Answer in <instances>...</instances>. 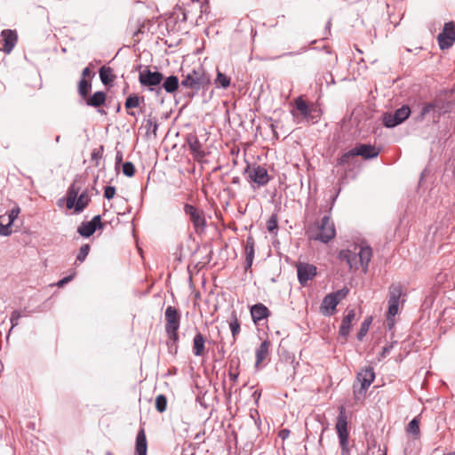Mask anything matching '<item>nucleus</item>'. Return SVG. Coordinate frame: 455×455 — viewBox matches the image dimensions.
Listing matches in <instances>:
<instances>
[{"instance_id":"nucleus-58","label":"nucleus","mask_w":455,"mask_h":455,"mask_svg":"<svg viewBox=\"0 0 455 455\" xmlns=\"http://www.w3.org/2000/svg\"><path fill=\"white\" fill-rule=\"evenodd\" d=\"M392 348V346L391 347H385L383 348V352H382V355H385L387 354H388L390 352V349Z\"/></svg>"},{"instance_id":"nucleus-9","label":"nucleus","mask_w":455,"mask_h":455,"mask_svg":"<svg viewBox=\"0 0 455 455\" xmlns=\"http://www.w3.org/2000/svg\"><path fill=\"white\" fill-rule=\"evenodd\" d=\"M335 236L334 224L331 221L328 216H323L321 220L320 226L318 228V233L315 235V240H319L324 243H327Z\"/></svg>"},{"instance_id":"nucleus-2","label":"nucleus","mask_w":455,"mask_h":455,"mask_svg":"<svg viewBox=\"0 0 455 455\" xmlns=\"http://www.w3.org/2000/svg\"><path fill=\"white\" fill-rule=\"evenodd\" d=\"M163 80L164 75L158 70L153 71L148 67L140 70L139 82L140 85L156 95H160L162 92L161 84Z\"/></svg>"},{"instance_id":"nucleus-5","label":"nucleus","mask_w":455,"mask_h":455,"mask_svg":"<svg viewBox=\"0 0 455 455\" xmlns=\"http://www.w3.org/2000/svg\"><path fill=\"white\" fill-rule=\"evenodd\" d=\"M244 174L247 175V178L251 182H253L258 187H264L270 180V176L268 175L267 169L259 164H248L244 170Z\"/></svg>"},{"instance_id":"nucleus-12","label":"nucleus","mask_w":455,"mask_h":455,"mask_svg":"<svg viewBox=\"0 0 455 455\" xmlns=\"http://www.w3.org/2000/svg\"><path fill=\"white\" fill-rule=\"evenodd\" d=\"M294 105L296 109L291 111L294 117L297 116V112H299V114L307 121H310L315 118L313 112H315V109L309 107V105L301 97L295 99Z\"/></svg>"},{"instance_id":"nucleus-41","label":"nucleus","mask_w":455,"mask_h":455,"mask_svg":"<svg viewBox=\"0 0 455 455\" xmlns=\"http://www.w3.org/2000/svg\"><path fill=\"white\" fill-rule=\"evenodd\" d=\"M90 251V245L89 244H84L80 247L78 254L76 256V261L82 263L85 260L86 257L88 256Z\"/></svg>"},{"instance_id":"nucleus-25","label":"nucleus","mask_w":455,"mask_h":455,"mask_svg":"<svg viewBox=\"0 0 455 455\" xmlns=\"http://www.w3.org/2000/svg\"><path fill=\"white\" fill-rule=\"evenodd\" d=\"M340 301V298H336L332 293L327 294L322 303V310L324 315H331V311L336 309L337 305Z\"/></svg>"},{"instance_id":"nucleus-16","label":"nucleus","mask_w":455,"mask_h":455,"mask_svg":"<svg viewBox=\"0 0 455 455\" xmlns=\"http://www.w3.org/2000/svg\"><path fill=\"white\" fill-rule=\"evenodd\" d=\"M353 153L355 156H362L363 159H372L379 156V150L371 144H359L352 148Z\"/></svg>"},{"instance_id":"nucleus-27","label":"nucleus","mask_w":455,"mask_h":455,"mask_svg":"<svg viewBox=\"0 0 455 455\" xmlns=\"http://www.w3.org/2000/svg\"><path fill=\"white\" fill-rule=\"evenodd\" d=\"M205 338L200 332H196L193 339V353L196 356H202L205 352Z\"/></svg>"},{"instance_id":"nucleus-35","label":"nucleus","mask_w":455,"mask_h":455,"mask_svg":"<svg viewBox=\"0 0 455 455\" xmlns=\"http://www.w3.org/2000/svg\"><path fill=\"white\" fill-rule=\"evenodd\" d=\"M6 220L4 215L0 216V235L8 236L12 234V224L7 221L6 224L4 222Z\"/></svg>"},{"instance_id":"nucleus-24","label":"nucleus","mask_w":455,"mask_h":455,"mask_svg":"<svg viewBox=\"0 0 455 455\" xmlns=\"http://www.w3.org/2000/svg\"><path fill=\"white\" fill-rule=\"evenodd\" d=\"M355 313L354 309H351L347 312V314L343 317L340 328H339V336L343 337L346 340L351 328V323L355 319Z\"/></svg>"},{"instance_id":"nucleus-3","label":"nucleus","mask_w":455,"mask_h":455,"mask_svg":"<svg viewBox=\"0 0 455 455\" xmlns=\"http://www.w3.org/2000/svg\"><path fill=\"white\" fill-rule=\"evenodd\" d=\"M403 296L404 295L400 284L393 283L390 285L388 291V309L387 312V322L389 328L394 325V317L398 313L399 303Z\"/></svg>"},{"instance_id":"nucleus-42","label":"nucleus","mask_w":455,"mask_h":455,"mask_svg":"<svg viewBox=\"0 0 455 455\" xmlns=\"http://www.w3.org/2000/svg\"><path fill=\"white\" fill-rule=\"evenodd\" d=\"M122 172L127 177H132L135 173V167L132 162H125L122 164Z\"/></svg>"},{"instance_id":"nucleus-21","label":"nucleus","mask_w":455,"mask_h":455,"mask_svg":"<svg viewBox=\"0 0 455 455\" xmlns=\"http://www.w3.org/2000/svg\"><path fill=\"white\" fill-rule=\"evenodd\" d=\"M148 443L144 428H140L136 435L135 440V455H147Z\"/></svg>"},{"instance_id":"nucleus-39","label":"nucleus","mask_w":455,"mask_h":455,"mask_svg":"<svg viewBox=\"0 0 455 455\" xmlns=\"http://www.w3.org/2000/svg\"><path fill=\"white\" fill-rule=\"evenodd\" d=\"M166 407H167V399H166L165 395H157L156 398V409L159 412H164V411H165Z\"/></svg>"},{"instance_id":"nucleus-55","label":"nucleus","mask_w":455,"mask_h":455,"mask_svg":"<svg viewBox=\"0 0 455 455\" xmlns=\"http://www.w3.org/2000/svg\"><path fill=\"white\" fill-rule=\"evenodd\" d=\"M123 161V154L122 152L118 151L116 156V167L119 166L122 164Z\"/></svg>"},{"instance_id":"nucleus-28","label":"nucleus","mask_w":455,"mask_h":455,"mask_svg":"<svg viewBox=\"0 0 455 455\" xmlns=\"http://www.w3.org/2000/svg\"><path fill=\"white\" fill-rule=\"evenodd\" d=\"M270 341L268 339H265L259 347L256 349V363L255 366L258 367L260 363H262L268 355Z\"/></svg>"},{"instance_id":"nucleus-47","label":"nucleus","mask_w":455,"mask_h":455,"mask_svg":"<svg viewBox=\"0 0 455 455\" xmlns=\"http://www.w3.org/2000/svg\"><path fill=\"white\" fill-rule=\"evenodd\" d=\"M246 251V259H245V270H248L249 268H251V265H252V262H253V259H254V249H249V250H245Z\"/></svg>"},{"instance_id":"nucleus-33","label":"nucleus","mask_w":455,"mask_h":455,"mask_svg":"<svg viewBox=\"0 0 455 455\" xmlns=\"http://www.w3.org/2000/svg\"><path fill=\"white\" fill-rule=\"evenodd\" d=\"M371 321H372V318L368 317V318L364 319V321L362 323L360 330L356 335L358 340H363V338L366 336V334L369 331L370 325L371 323Z\"/></svg>"},{"instance_id":"nucleus-51","label":"nucleus","mask_w":455,"mask_h":455,"mask_svg":"<svg viewBox=\"0 0 455 455\" xmlns=\"http://www.w3.org/2000/svg\"><path fill=\"white\" fill-rule=\"evenodd\" d=\"M91 224L95 227V228H102V223H101V217L100 215H96L94 216L92 220L90 221Z\"/></svg>"},{"instance_id":"nucleus-14","label":"nucleus","mask_w":455,"mask_h":455,"mask_svg":"<svg viewBox=\"0 0 455 455\" xmlns=\"http://www.w3.org/2000/svg\"><path fill=\"white\" fill-rule=\"evenodd\" d=\"M357 380L361 383L359 393H365L375 379V372L372 367H366L357 373Z\"/></svg>"},{"instance_id":"nucleus-38","label":"nucleus","mask_w":455,"mask_h":455,"mask_svg":"<svg viewBox=\"0 0 455 455\" xmlns=\"http://www.w3.org/2000/svg\"><path fill=\"white\" fill-rule=\"evenodd\" d=\"M140 105V97L137 94H131L126 98L124 106L127 109L137 108Z\"/></svg>"},{"instance_id":"nucleus-6","label":"nucleus","mask_w":455,"mask_h":455,"mask_svg":"<svg viewBox=\"0 0 455 455\" xmlns=\"http://www.w3.org/2000/svg\"><path fill=\"white\" fill-rule=\"evenodd\" d=\"M445 111L446 110L442 106L441 101L435 100L434 102L425 104L422 107L420 113L415 119L416 121H422L429 117L434 123H437L441 114L444 113Z\"/></svg>"},{"instance_id":"nucleus-37","label":"nucleus","mask_w":455,"mask_h":455,"mask_svg":"<svg viewBox=\"0 0 455 455\" xmlns=\"http://www.w3.org/2000/svg\"><path fill=\"white\" fill-rule=\"evenodd\" d=\"M91 90V83L87 81L85 78H82L78 84V92L83 97L85 98Z\"/></svg>"},{"instance_id":"nucleus-63","label":"nucleus","mask_w":455,"mask_h":455,"mask_svg":"<svg viewBox=\"0 0 455 455\" xmlns=\"http://www.w3.org/2000/svg\"><path fill=\"white\" fill-rule=\"evenodd\" d=\"M357 52H358V53H360V54H362V53H363V52H362V51H360V50H357Z\"/></svg>"},{"instance_id":"nucleus-54","label":"nucleus","mask_w":455,"mask_h":455,"mask_svg":"<svg viewBox=\"0 0 455 455\" xmlns=\"http://www.w3.org/2000/svg\"><path fill=\"white\" fill-rule=\"evenodd\" d=\"M254 249V241L251 237H248L246 240L245 250Z\"/></svg>"},{"instance_id":"nucleus-22","label":"nucleus","mask_w":455,"mask_h":455,"mask_svg":"<svg viewBox=\"0 0 455 455\" xmlns=\"http://www.w3.org/2000/svg\"><path fill=\"white\" fill-rule=\"evenodd\" d=\"M180 80L177 76L171 75L167 77H164L161 84L162 91L164 90L167 93L174 94L180 87Z\"/></svg>"},{"instance_id":"nucleus-50","label":"nucleus","mask_w":455,"mask_h":455,"mask_svg":"<svg viewBox=\"0 0 455 455\" xmlns=\"http://www.w3.org/2000/svg\"><path fill=\"white\" fill-rule=\"evenodd\" d=\"M76 275V273L74 272L72 275H69L68 276L63 277L57 283L58 287H63L65 284L69 283Z\"/></svg>"},{"instance_id":"nucleus-23","label":"nucleus","mask_w":455,"mask_h":455,"mask_svg":"<svg viewBox=\"0 0 455 455\" xmlns=\"http://www.w3.org/2000/svg\"><path fill=\"white\" fill-rule=\"evenodd\" d=\"M339 259L341 261H345L351 269H358L356 252L351 251L350 250H341L339 252Z\"/></svg>"},{"instance_id":"nucleus-48","label":"nucleus","mask_w":455,"mask_h":455,"mask_svg":"<svg viewBox=\"0 0 455 455\" xmlns=\"http://www.w3.org/2000/svg\"><path fill=\"white\" fill-rule=\"evenodd\" d=\"M20 212V207L16 206L14 208H12L7 216L8 222L12 225L13 222L15 221V220L18 218Z\"/></svg>"},{"instance_id":"nucleus-11","label":"nucleus","mask_w":455,"mask_h":455,"mask_svg":"<svg viewBox=\"0 0 455 455\" xmlns=\"http://www.w3.org/2000/svg\"><path fill=\"white\" fill-rule=\"evenodd\" d=\"M297 275L299 283L305 286L316 275V267L308 263H299L297 266Z\"/></svg>"},{"instance_id":"nucleus-4","label":"nucleus","mask_w":455,"mask_h":455,"mask_svg":"<svg viewBox=\"0 0 455 455\" xmlns=\"http://www.w3.org/2000/svg\"><path fill=\"white\" fill-rule=\"evenodd\" d=\"M336 430L339 436L341 452L344 455L348 452L347 419L344 407H340L339 409V412L337 417Z\"/></svg>"},{"instance_id":"nucleus-49","label":"nucleus","mask_w":455,"mask_h":455,"mask_svg":"<svg viewBox=\"0 0 455 455\" xmlns=\"http://www.w3.org/2000/svg\"><path fill=\"white\" fill-rule=\"evenodd\" d=\"M116 195V188L113 186H108L105 188L104 197L108 200L112 199Z\"/></svg>"},{"instance_id":"nucleus-53","label":"nucleus","mask_w":455,"mask_h":455,"mask_svg":"<svg viewBox=\"0 0 455 455\" xmlns=\"http://www.w3.org/2000/svg\"><path fill=\"white\" fill-rule=\"evenodd\" d=\"M332 294H334L336 298H340V299H342L348 294V289L343 288L337 291L336 292H332Z\"/></svg>"},{"instance_id":"nucleus-13","label":"nucleus","mask_w":455,"mask_h":455,"mask_svg":"<svg viewBox=\"0 0 455 455\" xmlns=\"http://www.w3.org/2000/svg\"><path fill=\"white\" fill-rule=\"evenodd\" d=\"M82 182H83V178L76 177L75 179V180L73 181V183L68 188L66 205H67V208L69 210H71V209H73V207H75V201L76 200L77 196L81 193Z\"/></svg>"},{"instance_id":"nucleus-18","label":"nucleus","mask_w":455,"mask_h":455,"mask_svg":"<svg viewBox=\"0 0 455 455\" xmlns=\"http://www.w3.org/2000/svg\"><path fill=\"white\" fill-rule=\"evenodd\" d=\"M186 142L189 148V150L193 154L196 160H200L205 156L204 151L202 149L203 145L199 141L198 138L195 134H188L186 139Z\"/></svg>"},{"instance_id":"nucleus-8","label":"nucleus","mask_w":455,"mask_h":455,"mask_svg":"<svg viewBox=\"0 0 455 455\" xmlns=\"http://www.w3.org/2000/svg\"><path fill=\"white\" fill-rule=\"evenodd\" d=\"M437 41L442 50L452 46L455 42V23L452 21L444 24L443 31L438 35Z\"/></svg>"},{"instance_id":"nucleus-61","label":"nucleus","mask_w":455,"mask_h":455,"mask_svg":"<svg viewBox=\"0 0 455 455\" xmlns=\"http://www.w3.org/2000/svg\"><path fill=\"white\" fill-rule=\"evenodd\" d=\"M60 136H59V135H58V136H56V138H55V141H56V142H59V141H60Z\"/></svg>"},{"instance_id":"nucleus-40","label":"nucleus","mask_w":455,"mask_h":455,"mask_svg":"<svg viewBox=\"0 0 455 455\" xmlns=\"http://www.w3.org/2000/svg\"><path fill=\"white\" fill-rule=\"evenodd\" d=\"M145 128L147 130V133L152 132L155 136H156V131L158 128L157 121L153 118L147 119Z\"/></svg>"},{"instance_id":"nucleus-43","label":"nucleus","mask_w":455,"mask_h":455,"mask_svg":"<svg viewBox=\"0 0 455 455\" xmlns=\"http://www.w3.org/2000/svg\"><path fill=\"white\" fill-rule=\"evenodd\" d=\"M353 153L352 148L343 154L339 159H338V164L339 165H346L351 162L355 158L354 155H350Z\"/></svg>"},{"instance_id":"nucleus-45","label":"nucleus","mask_w":455,"mask_h":455,"mask_svg":"<svg viewBox=\"0 0 455 455\" xmlns=\"http://www.w3.org/2000/svg\"><path fill=\"white\" fill-rule=\"evenodd\" d=\"M22 316L20 311L19 310H14L12 312L11 314V316H10V322H11V328H10V331H12L13 330V328L15 326L18 325L19 323V319Z\"/></svg>"},{"instance_id":"nucleus-52","label":"nucleus","mask_w":455,"mask_h":455,"mask_svg":"<svg viewBox=\"0 0 455 455\" xmlns=\"http://www.w3.org/2000/svg\"><path fill=\"white\" fill-rule=\"evenodd\" d=\"M103 150V147L101 146L100 149H94L92 153V160L98 161L101 158Z\"/></svg>"},{"instance_id":"nucleus-30","label":"nucleus","mask_w":455,"mask_h":455,"mask_svg":"<svg viewBox=\"0 0 455 455\" xmlns=\"http://www.w3.org/2000/svg\"><path fill=\"white\" fill-rule=\"evenodd\" d=\"M96 231L95 227H93L91 222L84 221L77 228V233L83 237H90Z\"/></svg>"},{"instance_id":"nucleus-26","label":"nucleus","mask_w":455,"mask_h":455,"mask_svg":"<svg viewBox=\"0 0 455 455\" xmlns=\"http://www.w3.org/2000/svg\"><path fill=\"white\" fill-rule=\"evenodd\" d=\"M90 201L91 196H89L88 189L86 188L79 194L76 200L75 201V207H73L75 212H82L87 207Z\"/></svg>"},{"instance_id":"nucleus-46","label":"nucleus","mask_w":455,"mask_h":455,"mask_svg":"<svg viewBox=\"0 0 455 455\" xmlns=\"http://www.w3.org/2000/svg\"><path fill=\"white\" fill-rule=\"evenodd\" d=\"M267 228L270 233H274L278 228L277 219L275 215H272L267 222Z\"/></svg>"},{"instance_id":"nucleus-56","label":"nucleus","mask_w":455,"mask_h":455,"mask_svg":"<svg viewBox=\"0 0 455 455\" xmlns=\"http://www.w3.org/2000/svg\"><path fill=\"white\" fill-rule=\"evenodd\" d=\"M91 70L89 68H84L83 69V72H82V75H83V78H85L86 76H90L91 75Z\"/></svg>"},{"instance_id":"nucleus-15","label":"nucleus","mask_w":455,"mask_h":455,"mask_svg":"<svg viewBox=\"0 0 455 455\" xmlns=\"http://www.w3.org/2000/svg\"><path fill=\"white\" fill-rule=\"evenodd\" d=\"M0 50L9 54L17 42V34L13 30H4L1 34Z\"/></svg>"},{"instance_id":"nucleus-10","label":"nucleus","mask_w":455,"mask_h":455,"mask_svg":"<svg viewBox=\"0 0 455 455\" xmlns=\"http://www.w3.org/2000/svg\"><path fill=\"white\" fill-rule=\"evenodd\" d=\"M185 213L189 216L190 221L196 231L203 230L206 225L204 216L196 207L192 204H186L184 205Z\"/></svg>"},{"instance_id":"nucleus-20","label":"nucleus","mask_w":455,"mask_h":455,"mask_svg":"<svg viewBox=\"0 0 455 455\" xmlns=\"http://www.w3.org/2000/svg\"><path fill=\"white\" fill-rule=\"evenodd\" d=\"M270 315L268 308L262 303H257L251 307V315L254 323L267 318Z\"/></svg>"},{"instance_id":"nucleus-34","label":"nucleus","mask_w":455,"mask_h":455,"mask_svg":"<svg viewBox=\"0 0 455 455\" xmlns=\"http://www.w3.org/2000/svg\"><path fill=\"white\" fill-rule=\"evenodd\" d=\"M407 432L412 435H414L416 438L419 436L420 430H419V421L417 418L412 419L407 427Z\"/></svg>"},{"instance_id":"nucleus-57","label":"nucleus","mask_w":455,"mask_h":455,"mask_svg":"<svg viewBox=\"0 0 455 455\" xmlns=\"http://www.w3.org/2000/svg\"><path fill=\"white\" fill-rule=\"evenodd\" d=\"M290 431L287 429H284L281 432V436L283 439L286 438L289 435Z\"/></svg>"},{"instance_id":"nucleus-60","label":"nucleus","mask_w":455,"mask_h":455,"mask_svg":"<svg viewBox=\"0 0 455 455\" xmlns=\"http://www.w3.org/2000/svg\"><path fill=\"white\" fill-rule=\"evenodd\" d=\"M239 181H240L239 177H234V178L232 179V183H233V184H238V183H239Z\"/></svg>"},{"instance_id":"nucleus-17","label":"nucleus","mask_w":455,"mask_h":455,"mask_svg":"<svg viewBox=\"0 0 455 455\" xmlns=\"http://www.w3.org/2000/svg\"><path fill=\"white\" fill-rule=\"evenodd\" d=\"M164 317L166 321L165 330L180 328V314L176 307L168 306L164 312Z\"/></svg>"},{"instance_id":"nucleus-44","label":"nucleus","mask_w":455,"mask_h":455,"mask_svg":"<svg viewBox=\"0 0 455 455\" xmlns=\"http://www.w3.org/2000/svg\"><path fill=\"white\" fill-rule=\"evenodd\" d=\"M178 330L179 329H169V330H165L166 331V333L169 337V342H168V346H172V345H175L179 339V335H178Z\"/></svg>"},{"instance_id":"nucleus-31","label":"nucleus","mask_w":455,"mask_h":455,"mask_svg":"<svg viewBox=\"0 0 455 455\" xmlns=\"http://www.w3.org/2000/svg\"><path fill=\"white\" fill-rule=\"evenodd\" d=\"M229 328L233 336V344L235 342V338L240 332V323L235 311L232 312L230 321H229Z\"/></svg>"},{"instance_id":"nucleus-32","label":"nucleus","mask_w":455,"mask_h":455,"mask_svg":"<svg viewBox=\"0 0 455 455\" xmlns=\"http://www.w3.org/2000/svg\"><path fill=\"white\" fill-rule=\"evenodd\" d=\"M100 77L103 84L107 85L113 82L114 76L109 68L102 67L100 70Z\"/></svg>"},{"instance_id":"nucleus-7","label":"nucleus","mask_w":455,"mask_h":455,"mask_svg":"<svg viewBox=\"0 0 455 455\" xmlns=\"http://www.w3.org/2000/svg\"><path fill=\"white\" fill-rule=\"evenodd\" d=\"M411 115V109L403 105L396 109L393 114L386 113L383 116V124L387 128H394L404 122Z\"/></svg>"},{"instance_id":"nucleus-62","label":"nucleus","mask_w":455,"mask_h":455,"mask_svg":"<svg viewBox=\"0 0 455 455\" xmlns=\"http://www.w3.org/2000/svg\"><path fill=\"white\" fill-rule=\"evenodd\" d=\"M128 114L131 115V116H134V112H130L129 111Z\"/></svg>"},{"instance_id":"nucleus-59","label":"nucleus","mask_w":455,"mask_h":455,"mask_svg":"<svg viewBox=\"0 0 455 455\" xmlns=\"http://www.w3.org/2000/svg\"><path fill=\"white\" fill-rule=\"evenodd\" d=\"M229 377H230V379H231L233 381H235V380H236V379H237V377H238V375H237V374H235V373H232V372H230V373H229Z\"/></svg>"},{"instance_id":"nucleus-19","label":"nucleus","mask_w":455,"mask_h":455,"mask_svg":"<svg viewBox=\"0 0 455 455\" xmlns=\"http://www.w3.org/2000/svg\"><path fill=\"white\" fill-rule=\"evenodd\" d=\"M357 254L358 267H361L363 273L368 270L369 262L372 256V250L370 246H362Z\"/></svg>"},{"instance_id":"nucleus-29","label":"nucleus","mask_w":455,"mask_h":455,"mask_svg":"<svg viewBox=\"0 0 455 455\" xmlns=\"http://www.w3.org/2000/svg\"><path fill=\"white\" fill-rule=\"evenodd\" d=\"M106 100V94L102 91L94 92L88 100L86 104L91 107L99 108L104 104Z\"/></svg>"},{"instance_id":"nucleus-1","label":"nucleus","mask_w":455,"mask_h":455,"mask_svg":"<svg viewBox=\"0 0 455 455\" xmlns=\"http://www.w3.org/2000/svg\"><path fill=\"white\" fill-rule=\"evenodd\" d=\"M180 72L181 76L180 86L196 92L204 89L211 83L210 76L201 64L191 67L182 63Z\"/></svg>"},{"instance_id":"nucleus-36","label":"nucleus","mask_w":455,"mask_h":455,"mask_svg":"<svg viewBox=\"0 0 455 455\" xmlns=\"http://www.w3.org/2000/svg\"><path fill=\"white\" fill-rule=\"evenodd\" d=\"M215 84L218 87L226 89L230 85V78L225 74L218 71Z\"/></svg>"}]
</instances>
